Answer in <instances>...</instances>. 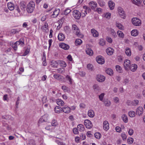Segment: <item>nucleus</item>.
<instances>
[{"label": "nucleus", "mask_w": 145, "mask_h": 145, "mask_svg": "<svg viewBox=\"0 0 145 145\" xmlns=\"http://www.w3.org/2000/svg\"><path fill=\"white\" fill-rule=\"evenodd\" d=\"M35 6L34 2L32 1H30L26 6L27 12L29 13H32L35 8Z\"/></svg>", "instance_id": "f257e3e1"}, {"label": "nucleus", "mask_w": 145, "mask_h": 145, "mask_svg": "<svg viewBox=\"0 0 145 145\" xmlns=\"http://www.w3.org/2000/svg\"><path fill=\"white\" fill-rule=\"evenodd\" d=\"M72 30L74 33L78 37L80 38L83 37V35L80 33V31L76 25H72Z\"/></svg>", "instance_id": "f03ea898"}, {"label": "nucleus", "mask_w": 145, "mask_h": 145, "mask_svg": "<svg viewBox=\"0 0 145 145\" xmlns=\"http://www.w3.org/2000/svg\"><path fill=\"white\" fill-rule=\"evenodd\" d=\"M88 11V12L91 11V9L86 6H84V9L80 12V17H84L86 16V14H87V11Z\"/></svg>", "instance_id": "7ed1b4c3"}, {"label": "nucleus", "mask_w": 145, "mask_h": 145, "mask_svg": "<svg viewBox=\"0 0 145 145\" xmlns=\"http://www.w3.org/2000/svg\"><path fill=\"white\" fill-rule=\"evenodd\" d=\"M118 13L121 16V18L124 19L125 17V14L123 9L121 7H119L118 8Z\"/></svg>", "instance_id": "20e7f679"}, {"label": "nucleus", "mask_w": 145, "mask_h": 145, "mask_svg": "<svg viewBox=\"0 0 145 145\" xmlns=\"http://www.w3.org/2000/svg\"><path fill=\"white\" fill-rule=\"evenodd\" d=\"M132 22L134 25L139 26L141 25V21L137 18H133L132 20Z\"/></svg>", "instance_id": "39448f33"}, {"label": "nucleus", "mask_w": 145, "mask_h": 145, "mask_svg": "<svg viewBox=\"0 0 145 145\" xmlns=\"http://www.w3.org/2000/svg\"><path fill=\"white\" fill-rule=\"evenodd\" d=\"M143 110L144 109L142 107L139 106L137 108L136 111L137 115L139 116H142L143 113Z\"/></svg>", "instance_id": "423d86ee"}, {"label": "nucleus", "mask_w": 145, "mask_h": 145, "mask_svg": "<svg viewBox=\"0 0 145 145\" xmlns=\"http://www.w3.org/2000/svg\"><path fill=\"white\" fill-rule=\"evenodd\" d=\"M130 61L129 60L126 59L124 61L123 65L125 70H129L130 67Z\"/></svg>", "instance_id": "0eeeda50"}, {"label": "nucleus", "mask_w": 145, "mask_h": 145, "mask_svg": "<svg viewBox=\"0 0 145 145\" xmlns=\"http://www.w3.org/2000/svg\"><path fill=\"white\" fill-rule=\"evenodd\" d=\"M96 59L97 62L99 64H103L105 63L104 59L101 56H99L97 57Z\"/></svg>", "instance_id": "6e6552de"}, {"label": "nucleus", "mask_w": 145, "mask_h": 145, "mask_svg": "<svg viewBox=\"0 0 145 145\" xmlns=\"http://www.w3.org/2000/svg\"><path fill=\"white\" fill-rule=\"evenodd\" d=\"M84 124L86 127L89 129L91 128L93 126V125L91 121L88 120H85Z\"/></svg>", "instance_id": "1a4fd4ad"}, {"label": "nucleus", "mask_w": 145, "mask_h": 145, "mask_svg": "<svg viewBox=\"0 0 145 145\" xmlns=\"http://www.w3.org/2000/svg\"><path fill=\"white\" fill-rule=\"evenodd\" d=\"M80 12L78 10H74L73 11V15L76 19H79L80 17Z\"/></svg>", "instance_id": "9d476101"}, {"label": "nucleus", "mask_w": 145, "mask_h": 145, "mask_svg": "<svg viewBox=\"0 0 145 145\" xmlns=\"http://www.w3.org/2000/svg\"><path fill=\"white\" fill-rule=\"evenodd\" d=\"M19 5L22 11L23 12L25 11L26 7L25 2L23 1H21Z\"/></svg>", "instance_id": "9b49d317"}, {"label": "nucleus", "mask_w": 145, "mask_h": 145, "mask_svg": "<svg viewBox=\"0 0 145 145\" xmlns=\"http://www.w3.org/2000/svg\"><path fill=\"white\" fill-rule=\"evenodd\" d=\"M105 77L103 75H98L97 76V80L99 82H103L105 80Z\"/></svg>", "instance_id": "f8f14e48"}, {"label": "nucleus", "mask_w": 145, "mask_h": 145, "mask_svg": "<svg viewBox=\"0 0 145 145\" xmlns=\"http://www.w3.org/2000/svg\"><path fill=\"white\" fill-rule=\"evenodd\" d=\"M60 12V10L59 9H56L53 11L52 14L51 15L52 18H56L59 14Z\"/></svg>", "instance_id": "ddd939ff"}, {"label": "nucleus", "mask_w": 145, "mask_h": 145, "mask_svg": "<svg viewBox=\"0 0 145 145\" xmlns=\"http://www.w3.org/2000/svg\"><path fill=\"white\" fill-rule=\"evenodd\" d=\"M62 111L65 113H69L71 111V108L67 106H65L62 108Z\"/></svg>", "instance_id": "4468645a"}, {"label": "nucleus", "mask_w": 145, "mask_h": 145, "mask_svg": "<svg viewBox=\"0 0 145 145\" xmlns=\"http://www.w3.org/2000/svg\"><path fill=\"white\" fill-rule=\"evenodd\" d=\"M103 128L106 131H107L109 129V123L108 121H105L103 123Z\"/></svg>", "instance_id": "2eb2a0df"}, {"label": "nucleus", "mask_w": 145, "mask_h": 145, "mask_svg": "<svg viewBox=\"0 0 145 145\" xmlns=\"http://www.w3.org/2000/svg\"><path fill=\"white\" fill-rule=\"evenodd\" d=\"M108 5L111 10H113L114 8L115 3L112 1H109L108 2Z\"/></svg>", "instance_id": "dca6fc26"}, {"label": "nucleus", "mask_w": 145, "mask_h": 145, "mask_svg": "<svg viewBox=\"0 0 145 145\" xmlns=\"http://www.w3.org/2000/svg\"><path fill=\"white\" fill-rule=\"evenodd\" d=\"M106 52L108 55H112L113 54L114 50L112 48L109 47L107 48Z\"/></svg>", "instance_id": "f3484780"}, {"label": "nucleus", "mask_w": 145, "mask_h": 145, "mask_svg": "<svg viewBox=\"0 0 145 145\" xmlns=\"http://www.w3.org/2000/svg\"><path fill=\"white\" fill-rule=\"evenodd\" d=\"M15 43L17 46L20 45L21 46H23L24 45V41L23 39H20L19 41H16Z\"/></svg>", "instance_id": "a211bd4d"}, {"label": "nucleus", "mask_w": 145, "mask_h": 145, "mask_svg": "<svg viewBox=\"0 0 145 145\" xmlns=\"http://www.w3.org/2000/svg\"><path fill=\"white\" fill-rule=\"evenodd\" d=\"M56 103L59 106H62L65 105L64 101L61 99H58L56 100Z\"/></svg>", "instance_id": "6ab92c4d"}, {"label": "nucleus", "mask_w": 145, "mask_h": 145, "mask_svg": "<svg viewBox=\"0 0 145 145\" xmlns=\"http://www.w3.org/2000/svg\"><path fill=\"white\" fill-rule=\"evenodd\" d=\"M46 115L43 116L39 119V123H40L46 121L48 119Z\"/></svg>", "instance_id": "aec40b11"}, {"label": "nucleus", "mask_w": 145, "mask_h": 145, "mask_svg": "<svg viewBox=\"0 0 145 145\" xmlns=\"http://www.w3.org/2000/svg\"><path fill=\"white\" fill-rule=\"evenodd\" d=\"M103 102L105 106H110L111 104V103L110 101L107 99H104Z\"/></svg>", "instance_id": "412c9836"}, {"label": "nucleus", "mask_w": 145, "mask_h": 145, "mask_svg": "<svg viewBox=\"0 0 145 145\" xmlns=\"http://www.w3.org/2000/svg\"><path fill=\"white\" fill-rule=\"evenodd\" d=\"M91 33L93 36L94 37H97L98 36L99 33L98 32L94 29H92L91 30Z\"/></svg>", "instance_id": "4be33fe9"}, {"label": "nucleus", "mask_w": 145, "mask_h": 145, "mask_svg": "<svg viewBox=\"0 0 145 145\" xmlns=\"http://www.w3.org/2000/svg\"><path fill=\"white\" fill-rule=\"evenodd\" d=\"M60 46L65 50H67L69 48V46L68 45L64 43L61 44L60 45Z\"/></svg>", "instance_id": "5701e85b"}, {"label": "nucleus", "mask_w": 145, "mask_h": 145, "mask_svg": "<svg viewBox=\"0 0 145 145\" xmlns=\"http://www.w3.org/2000/svg\"><path fill=\"white\" fill-rule=\"evenodd\" d=\"M89 5L92 9H95L97 6V3L95 2L92 1L89 3Z\"/></svg>", "instance_id": "b1692460"}, {"label": "nucleus", "mask_w": 145, "mask_h": 145, "mask_svg": "<svg viewBox=\"0 0 145 145\" xmlns=\"http://www.w3.org/2000/svg\"><path fill=\"white\" fill-rule=\"evenodd\" d=\"M86 53L90 56L93 55V51L90 48H86Z\"/></svg>", "instance_id": "393cba45"}, {"label": "nucleus", "mask_w": 145, "mask_h": 145, "mask_svg": "<svg viewBox=\"0 0 145 145\" xmlns=\"http://www.w3.org/2000/svg\"><path fill=\"white\" fill-rule=\"evenodd\" d=\"M7 6L8 9L10 10H13L14 8V4L11 2L8 3Z\"/></svg>", "instance_id": "a878e982"}, {"label": "nucleus", "mask_w": 145, "mask_h": 145, "mask_svg": "<svg viewBox=\"0 0 145 145\" xmlns=\"http://www.w3.org/2000/svg\"><path fill=\"white\" fill-rule=\"evenodd\" d=\"M62 108L59 106H56L54 109L55 112L59 113L62 111Z\"/></svg>", "instance_id": "bb28decb"}, {"label": "nucleus", "mask_w": 145, "mask_h": 145, "mask_svg": "<svg viewBox=\"0 0 145 145\" xmlns=\"http://www.w3.org/2000/svg\"><path fill=\"white\" fill-rule=\"evenodd\" d=\"M137 68V65L135 64H134L132 65L131 66H130L129 69L132 71L134 72L136 71Z\"/></svg>", "instance_id": "cd10ccee"}, {"label": "nucleus", "mask_w": 145, "mask_h": 145, "mask_svg": "<svg viewBox=\"0 0 145 145\" xmlns=\"http://www.w3.org/2000/svg\"><path fill=\"white\" fill-rule=\"evenodd\" d=\"M58 62L56 61L52 60L51 62V66L54 68H56L58 66Z\"/></svg>", "instance_id": "c85d7f7f"}, {"label": "nucleus", "mask_w": 145, "mask_h": 145, "mask_svg": "<svg viewBox=\"0 0 145 145\" xmlns=\"http://www.w3.org/2000/svg\"><path fill=\"white\" fill-rule=\"evenodd\" d=\"M88 115L91 118H93L95 116L94 111L92 110H89L88 112Z\"/></svg>", "instance_id": "c756f323"}, {"label": "nucleus", "mask_w": 145, "mask_h": 145, "mask_svg": "<svg viewBox=\"0 0 145 145\" xmlns=\"http://www.w3.org/2000/svg\"><path fill=\"white\" fill-rule=\"evenodd\" d=\"M64 35L62 33L59 34L58 36V38L59 40L61 41H63L65 39Z\"/></svg>", "instance_id": "7c9ffc66"}, {"label": "nucleus", "mask_w": 145, "mask_h": 145, "mask_svg": "<svg viewBox=\"0 0 145 145\" xmlns=\"http://www.w3.org/2000/svg\"><path fill=\"white\" fill-rule=\"evenodd\" d=\"M77 128L78 130L81 132L84 131L85 129L84 126L81 124H79L77 126Z\"/></svg>", "instance_id": "2f4dec72"}, {"label": "nucleus", "mask_w": 145, "mask_h": 145, "mask_svg": "<svg viewBox=\"0 0 145 145\" xmlns=\"http://www.w3.org/2000/svg\"><path fill=\"white\" fill-rule=\"evenodd\" d=\"M138 34V32L137 29H133L131 31V35L132 36L136 37Z\"/></svg>", "instance_id": "473e14b6"}, {"label": "nucleus", "mask_w": 145, "mask_h": 145, "mask_svg": "<svg viewBox=\"0 0 145 145\" xmlns=\"http://www.w3.org/2000/svg\"><path fill=\"white\" fill-rule=\"evenodd\" d=\"M58 63L60 65V66L62 67H65L67 65L65 62L63 61H58Z\"/></svg>", "instance_id": "72a5a7b5"}, {"label": "nucleus", "mask_w": 145, "mask_h": 145, "mask_svg": "<svg viewBox=\"0 0 145 145\" xmlns=\"http://www.w3.org/2000/svg\"><path fill=\"white\" fill-rule=\"evenodd\" d=\"M125 52L127 55L130 56L131 55V53L130 49L128 48H127L125 49Z\"/></svg>", "instance_id": "f704fd0d"}, {"label": "nucleus", "mask_w": 145, "mask_h": 145, "mask_svg": "<svg viewBox=\"0 0 145 145\" xmlns=\"http://www.w3.org/2000/svg\"><path fill=\"white\" fill-rule=\"evenodd\" d=\"M106 72L108 74L111 75L113 74V70L111 69H107L106 70Z\"/></svg>", "instance_id": "c9c22d12"}, {"label": "nucleus", "mask_w": 145, "mask_h": 145, "mask_svg": "<svg viewBox=\"0 0 145 145\" xmlns=\"http://www.w3.org/2000/svg\"><path fill=\"white\" fill-rule=\"evenodd\" d=\"M122 118L124 122L127 123L128 122V118L125 114H123L121 117Z\"/></svg>", "instance_id": "e433bc0d"}, {"label": "nucleus", "mask_w": 145, "mask_h": 145, "mask_svg": "<svg viewBox=\"0 0 145 145\" xmlns=\"http://www.w3.org/2000/svg\"><path fill=\"white\" fill-rule=\"evenodd\" d=\"M82 43V41L80 39H77L75 41L76 45H80Z\"/></svg>", "instance_id": "4c0bfd02"}, {"label": "nucleus", "mask_w": 145, "mask_h": 145, "mask_svg": "<svg viewBox=\"0 0 145 145\" xmlns=\"http://www.w3.org/2000/svg\"><path fill=\"white\" fill-rule=\"evenodd\" d=\"M134 4L136 5H140L141 2V0H132Z\"/></svg>", "instance_id": "58836bf2"}, {"label": "nucleus", "mask_w": 145, "mask_h": 145, "mask_svg": "<svg viewBox=\"0 0 145 145\" xmlns=\"http://www.w3.org/2000/svg\"><path fill=\"white\" fill-rule=\"evenodd\" d=\"M111 14L110 13L108 12L106 13H105L104 14V17H105L107 19H109L110 18Z\"/></svg>", "instance_id": "ea45409f"}, {"label": "nucleus", "mask_w": 145, "mask_h": 145, "mask_svg": "<svg viewBox=\"0 0 145 145\" xmlns=\"http://www.w3.org/2000/svg\"><path fill=\"white\" fill-rule=\"evenodd\" d=\"M66 80L69 81L70 84H72V80L70 76L68 75H67L65 77Z\"/></svg>", "instance_id": "a19ab883"}, {"label": "nucleus", "mask_w": 145, "mask_h": 145, "mask_svg": "<svg viewBox=\"0 0 145 145\" xmlns=\"http://www.w3.org/2000/svg\"><path fill=\"white\" fill-rule=\"evenodd\" d=\"M48 24L47 23H45L44 25L41 28L44 31H46L48 29Z\"/></svg>", "instance_id": "79ce46f5"}, {"label": "nucleus", "mask_w": 145, "mask_h": 145, "mask_svg": "<svg viewBox=\"0 0 145 145\" xmlns=\"http://www.w3.org/2000/svg\"><path fill=\"white\" fill-rule=\"evenodd\" d=\"M139 101L138 100H134L132 101V106H136L138 104Z\"/></svg>", "instance_id": "37998d69"}, {"label": "nucleus", "mask_w": 145, "mask_h": 145, "mask_svg": "<svg viewBox=\"0 0 145 145\" xmlns=\"http://www.w3.org/2000/svg\"><path fill=\"white\" fill-rule=\"evenodd\" d=\"M129 116L131 117H133L135 116V113L133 111H130L129 112Z\"/></svg>", "instance_id": "c03bdc74"}, {"label": "nucleus", "mask_w": 145, "mask_h": 145, "mask_svg": "<svg viewBox=\"0 0 145 145\" xmlns=\"http://www.w3.org/2000/svg\"><path fill=\"white\" fill-rule=\"evenodd\" d=\"M58 125L57 123L56 120H52V126L56 127Z\"/></svg>", "instance_id": "a18cd8bd"}, {"label": "nucleus", "mask_w": 145, "mask_h": 145, "mask_svg": "<svg viewBox=\"0 0 145 145\" xmlns=\"http://www.w3.org/2000/svg\"><path fill=\"white\" fill-rule=\"evenodd\" d=\"M95 137L97 139H99L101 137V134L98 132L94 134Z\"/></svg>", "instance_id": "49530a36"}, {"label": "nucleus", "mask_w": 145, "mask_h": 145, "mask_svg": "<svg viewBox=\"0 0 145 145\" xmlns=\"http://www.w3.org/2000/svg\"><path fill=\"white\" fill-rule=\"evenodd\" d=\"M116 26L119 29L121 30H123L124 29V27L120 24L117 23L116 24Z\"/></svg>", "instance_id": "de8ad7c7"}, {"label": "nucleus", "mask_w": 145, "mask_h": 145, "mask_svg": "<svg viewBox=\"0 0 145 145\" xmlns=\"http://www.w3.org/2000/svg\"><path fill=\"white\" fill-rule=\"evenodd\" d=\"M98 3L100 6L103 7L105 5V3L102 0H99L98 1Z\"/></svg>", "instance_id": "09e8293b"}, {"label": "nucleus", "mask_w": 145, "mask_h": 145, "mask_svg": "<svg viewBox=\"0 0 145 145\" xmlns=\"http://www.w3.org/2000/svg\"><path fill=\"white\" fill-rule=\"evenodd\" d=\"M134 141V139L131 137L127 139V142L129 144H132Z\"/></svg>", "instance_id": "8fccbe9b"}, {"label": "nucleus", "mask_w": 145, "mask_h": 145, "mask_svg": "<svg viewBox=\"0 0 145 145\" xmlns=\"http://www.w3.org/2000/svg\"><path fill=\"white\" fill-rule=\"evenodd\" d=\"M117 33L118 36L120 37L123 38L124 35V34L121 31H118Z\"/></svg>", "instance_id": "3c124183"}, {"label": "nucleus", "mask_w": 145, "mask_h": 145, "mask_svg": "<svg viewBox=\"0 0 145 145\" xmlns=\"http://www.w3.org/2000/svg\"><path fill=\"white\" fill-rule=\"evenodd\" d=\"M71 11V10L69 8H67L64 11V14L65 15H67Z\"/></svg>", "instance_id": "603ef678"}, {"label": "nucleus", "mask_w": 145, "mask_h": 145, "mask_svg": "<svg viewBox=\"0 0 145 145\" xmlns=\"http://www.w3.org/2000/svg\"><path fill=\"white\" fill-rule=\"evenodd\" d=\"M99 44L101 46H103L105 44V40H104L103 39H100L99 42Z\"/></svg>", "instance_id": "864d4df0"}, {"label": "nucleus", "mask_w": 145, "mask_h": 145, "mask_svg": "<svg viewBox=\"0 0 145 145\" xmlns=\"http://www.w3.org/2000/svg\"><path fill=\"white\" fill-rule=\"evenodd\" d=\"M104 95V93H102L99 96V98L100 101H103Z\"/></svg>", "instance_id": "5fc2aeb1"}, {"label": "nucleus", "mask_w": 145, "mask_h": 145, "mask_svg": "<svg viewBox=\"0 0 145 145\" xmlns=\"http://www.w3.org/2000/svg\"><path fill=\"white\" fill-rule=\"evenodd\" d=\"M116 69L118 71H120L121 70V67L119 65H116Z\"/></svg>", "instance_id": "6e6d98bb"}, {"label": "nucleus", "mask_w": 145, "mask_h": 145, "mask_svg": "<svg viewBox=\"0 0 145 145\" xmlns=\"http://www.w3.org/2000/svg\"><path fill=\"white\" fill-rule=\"evenodd\" d=\"M60 76V75L58 74H55L54 75V77L57 80L59 79Z\"/></svg>", "instance_id": "4d7b16f0"}, {"label": "nucleus", "mask_w": 145, "mask_h": 145, "mask_svg": "<svg viewBox=\"0 0 145 145\" xmlns=\"http://www.w3.org/2000/svg\"><path fill=\"white\" fill-rule=\"evenodd\" d=\"M134 133V131L133 130L131 129H129L128 131V133L129 135H132Z\"/></svg>", "instance_id": "13d9d810"}, {"label": "nucleus", "mask_w": 145, "mask_h": 145, "mask_svg": "<svg viewBox=\"0 0 145 145\" xmlns=\"http://www.w3.org/2000/svg\"><path fill=\"white\" fill-rule=\"evenodd\" d=\"M57 71L60 73H61L64 72V69H61V68H59L57 69Z\"/></svg>", "instance_id": "bf43d9fd"}, {"label": "nucleus", "mask_w": 145, "mask_h": 145, "mask_svg": "<svg viewBox=\"0 0 145 145\" xmlns=\"http://www.w3.org/2000/svg\"><path fill=\"white\" fill-rule=\"evenodd\" d=\"M29 52V50L28 49H27L25 50V52L23 55V56H25L28 54Z\"/></svg>", "instance_id": "052dcab7"}, {"label": "nucleus", "mask_w": 145, "mask_h": 145, "mask_svg": "<svg viewBox=\"0 0 145 145\" xmlns=\"http://www.w3.org/2000/svg\"><path fill=\"white\" fill-rule=\"evenodd\" d=\"M121 137L123 140H125L127 138V136L124 133H122L121 134Z\"/></svg>", "instance_id": "680f3d73"}, {"label": "nucleus", "mask_w": 145, "mask_h": 145, "mask_svg": "<svg viewBox=\"0 0 145 145\" xmlns=\"http://www.w3.org/2000/svg\"><path fill=\"white\" fill-rule=\"evenodd\" d=\"M113 100L116 103L119 102V99L118 97H115L114 98Z\"/></svg>", "instance_id": "e2e57ef3"}, {"label": "nucleus", "mask_w": 145, "mask_h": 145, "mask_svg": "<svg viewBox=\"0 0 145 145\" xmlns=\"http://www.w3.org/2000/svg\"><path fill=\"white\" fill-rule=\"evenodd\" d=\"M78 128H75L73 129V132L74 134H76L78 133Z\"/></svg>", "instance_id": "0e129e2a"}, {"label": "nucleus", "mask_w": 145, "mask_h": 145, "mask_svg": "<svg viewBox=\"0 0 145 145\" xmlns=\"http://www.w3.org/2000/svg\"><path fill=\"white\" fill-rule=\"evenodd\" d=\"M126 104L128 106H132V101L128 100L126 102Z\"/></svg>", "instance_id": "69168bd1"}, {"label": "nucleus", "mask_w": 145, "mask_h": 145, "mask_svg": "<svg viewBox=\"0 0 145 145\" xmlns=\"http://www.w3.org/2000/svg\"><path fill=\"white\" fill-rule=\"evenodd\" d=\"M12 47L15 50H16L17 49V46L15 43L12 45Z\"/></svg>", "instance_id": "338daca9"}, {"label": "nucleus", "mask_w": 145, "mask_h": 145, "mask_svg": "<svg viewBox=\"0 0 145 145\" xmlns=\"http://www.w3.org/2000/svg\"><path fill=\"white\" fill-rule=\"evenodd\" d=\"M115 129L117 132H120L121 131V129L120 127L117 126L116 127Z\"/></svg>", "instance_id": "774afa93"}]
</instances>
